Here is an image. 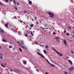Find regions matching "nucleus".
<instances>
[{
	"mask_svg": "<svg viewBox=\"0 0 74 74\" xmlns=\"http://www.w3.org/2000/svg\"><path fill=\"white\" fill-rule=\"evenodd\" d=\"M48 14L50 15V18H53L54 17V14L53 13L51 12H48Z\"/></svg>",
	"mask_w": 74,
	"mask_h": 74,
	"instance_id": "1",
	"label": "nucleus"
},
{
	"mask_svg": "<svg viewBox=\"0 0 74 74\" xmlns=\"http://www.w3.org/2000/svg\"><path fill=\"white\" fill-rule=\"evenodd\" d=\"M37 53L39 55H40L41 56L42 58H44V59H45V57H44V56H43V55H42V54H41V53L38 52H37Z\"/></svg>",
	"mask_w": 74,
	"mask_h": 74,
	"instance_id": "2",
	"label": "nucleus"
},
{
	"mask_svg": "<svg viewBox=\"0 0 74 74\" xmlns=\"http://www.w3.org/2000/svg\"><path fill=\"white\" fill-rule=\"evenodd\" d=\"M57 53L58 54V55H59L60 56H63V54L60 53L58 52V51H57Z\"/></svg>",
	"mask_w": 74,
	"mask_h": 74,
	"instance_id": "3",
	"label": "nucleus"
},
{
	"mask_svg": "<svg viewBox=\"0 0 74 74\" xmlns=\"http://www.w3.org/2000/svg\"><path fill=\"white\" fill-rule=\"evenodd\" d=\"M63 42H64V44H65V45H67V43L66 42V40H64Z\"/></svg>",
	"mask_w": 74,
	"mask_h": 74,
	"instance_id": "4",
	"label": "nucleus"
},
{
	"mask_svg": "<svg viewBox=\"0 0 74 74\" xmlns=\"http://www.w3.org/2000/svg\"><path fill=\"white\" fill-rule=\"evenodd\" d=\"M3 56L0 53V58H1V59H3Z\"/></svg>",
	"mask_w": 74,
	"mask_h": 74,
	"instance_id": "5",
	"label": "nucleus"
},
{
	"mask_svg": "<svg viewBox=\"0 0 74 74\" xmlns=\"http://www.w3.org/2000/svg\"><path fill=\"white\" fill-rule=\"evenodd\" d=\"M0 31L1 32V33H3L4 32V30H3V29L1 28H0Z\"/></svg>",
	"mask_w": 74,
	"mask_h": 74,
	"instance_id": "6",
	"label": "nucleus"
},
{
	"mask_svg": "<svg viewBox=\"0 0 74 74\" xmlns=\"http://www.w3.org/2000/svg\"><path fill=\"white\" fill-rule=\"evenodd\" d=\"M15 71L16 72H18V73H20V71H19V70L17 69H15Z\"/></svg>",
	"mask_w": 74,
	"mask_h": 74,
	"instance_id": "7",
	"label": "nucleus"
},
{
	"mask_svg": "<svg viewBox=\"0 0 74 74\" xmlns=\"http://www.w3.org/2000/svg\"><path fill=\"white\" fill-rule=\"evenodd\" d=\"M52 49L53 50V51H55L57 53V52H58V51L56 50V49H55V48L53 47H52Z\"/></svg>",
	"mask_w": 74,
	"mask_h": 74,
	"instance_id": "8",
	"label": "nucleus"
},
{
	"mask_svg": "<svg viewBox=\"0 0 74 74\" xmlns=\"http://www.w3.org/2000/svg\"><path fill=\"white\" fill-rule=\"evenodd\" d=\"M2 41H3V42H7V40H6L4 39H2Z\"/></svg>",
	"mask_w": 74,
	"mask_h": 74,
	"instance_id": "9",
	"label": "nucleus"
},
{
	"mask_svg": "<svg viewBox=\"0 0 74 74\" xmlns=\"http://www.w3.org/2000/svg\"><path fill=\"white\" fill-rule=\"evenodd\" d=\"M69 70L70 71H72L73 70V67H71V68H69Z\"/></svg>",
	"mask_w": 74,
	"mask_h": 74,
	"instance_id": "10",
	"label": "nucleus"
},
{
	"mask_svg": "<svg viewBox=\"0 0 74 74\" xmlns=\"http://www.w3.org/2000/svg\"><path fill=\"white\" fill-rule=\"evenodd\" d=\"M1 66H2V67H4V68H5V66L2 64H1Z\"/></svg>",
	"mask_w": 74,
	"mask_h": 74,
	"instance_id": "11",
	"label": "nucleus"
},
{
	"mask_svg": "<svg viewBox=\"0 0 74 74\" xmlns=\"http://www.w3.org/2000/svg\"><path fill=\"white\" fill-rule=\"evenodd\" d=\"M68 62L71 64H73V63H72V62H71V60H68Z\"/></svg>",
	"mask_w": 74,
	"mask_h": 74,
	"instance_id": "12",
	"label": "nucleus"
},
{
	"mask_svg": "<svg viewBox=\"0 0 74 74\" xmlns=\"http://www.w3.org/2000/svg\"><path fill=\"white\" fill-rule=\"evenodd\" d=\"M8 23H6L5 24V26L6 27H8Z\"/></svg>",
	"mask_w": 74,
	"mask_h": 74,
	"instance_id": "13",
	"label": "nucleus"
},
{
	"mask_svg": "<svg viewBox=\"0 0 74 74\" xmlns=\"http://www.w3.org/2000/svg\"><path fill=\"white\" fill-rule=\"evenodd\" d=\"M29 4L31 5L32 4V1H29Z\"/></svg>",
	"mask_w": 74,
	"mask_h": 74,
	"instance_id": "14",
	"label": "nucleus"
},
{
	"mask_svg": "<svg viewBox=\"0 0 74 74\" xmlns=\"http://www.w3.org/2000/svg\"><path fill=\"white\" fill-rule=\"evenodd\" d=\"M23 62L24 64H26V61H23Z\"/></svg>",
	"mask_w": 74,
	"mask_h": 74,
	"instance_id": "15",
	"label": "nucleus"
},
{
	"mask_svg": "<svg viewBox=\"0 0 74 74\" xmlns=\"http://www.w3.org/2000/svg\"><path fill=\"white\" fill-rule=\"evenodd\" d=\"M18 33L19 35H21V32H18Z\"/></svg>",
	"mask_w": 74,
	"mask_h": 74,
	"instance_id": "16",
	"label": "nucleus"
},
{
	"mask_svg": "<svg viewBox=\"0 0 74 74\" xmlns=\"http://www.w3.org/2000/svg\"><path fill=\"white\" fill-rule=\"evenodd\" d=\"M13 1V3H14V4L15 5H16V2H15V1L14 0Z\"/></svg>",
	"mask_w": 74,
	"mask_h": 74,
	"instance_id": "17",
	"label": "nucleus"
},
{
	"mask_svg": "<svg viewBox=\"0 0 74 74\" xmlns=\"http://www.w3.org/2000/svg\"><path fill=\"white\" fill-rule=\"evenodd\" d=\"M33 26H34V25L33 24H31L30 25V27H33Z\"/></svg>",
	"mask_w": 74,
	"mask_h": 74,
	"instance_id": "18",
	"label": "nucleus"
},
{
	"mask_svg": "<svg viewBox=\"0 0 74 74\" xmlns=\"http://www.w3.org/2000/svg\"><path fill=\"white\" fill-rule=\"evenodd\" d=\"M46 61H47V62L48 63H49V64H50V62H49V61H48V60H47V59H46Z\"/></svg>",
	"mask_w": 74,
	"mask_h": 74,
	"instance_id": "19",
	"label": "nucleus"
},
{
	"mask_svg": "<svg viewBox=\"0 0 74 74\" xmlns=\"http://www.w3.org/2000/svg\"><path fill=\"white\" fill-rule=\"evenodd\" d=\"M56 39H60L59 37H56Z\"/></svg>",
	"mask_w": 74,
	"mask_h": 74,
	"instance_id": "20",
	"label": "nucleus"
},
{
	"mask_svg": "<svg viewBox=\"0 0 74 74\" xmlns=\"http://www.w3.org/2000/svg\"><path fill=\"white\" fill-rule=\"evenodd\" d=\"M50 65L51 66H53V67H55V65L52 64H51Z\"/></svg>",
	"mask_w": 74,
	"mask_h": 74,
	"instance_id": "21",
	"label": "nucleus"
},
{
	"mask_svg": "<svg viewBox=\"0 0 74 74\" xmlns=\"http://www.w3.org/2000/svg\"><path fill=\"white\" fill-rule=\"evenodd\" d=\"M16 4L17 5H19V3L18 2H16Z\"/></svg>",
	"mask_w": 74,
	"mask_h": 74,
	"instance_id": "22",
	"label": "nucleus"
},
{
	"mask_svg": "<svg viewBox=\"0 0 74 74\" xmlns=\"http://www.w3.org/2000/svg\"><path fill=\"white\" fill-rule=\"evenodd\" d=\"M44 52L45 53H47L46 52V51L45 50H43Z\"/></svg>",
	"mask_w": 74,
	"mask_h": 74,
	"instance_id": "23",
	"label": "nucleus"
},
{
	"mask_svg": "<svg viewBox=\"0 0 74 74\" xmlns=\"http://www.w3.org/2000/svg\"><path fill=\"white\" fill-rule=\"evenodd\" d=\"M31 35L32 36H34V35H33V34L32 32H31Z\"/></svg>",
	"mask_w": 74,
	"mask_h": 74,
	"instance_id": "24",
	"label": "nucleus"
},
{
	"mask_svg": "<svg viewBox=\"0 0 74 74\" xmlns=\"http://www.w3.org/2000/svg\"><path fill=\"white\" fill-rule=\"evenodd\" d=\"M12 46H9V48H12Z\"/></svg>",
	"mask_w": 74,
	"mask_h": 74,
	"instance_id": "25",
	"label": "nucleus"
},
{
	"mask_svg": "<svg viewBox=\"0 0 74 74\" xmlns=\"http://www.w3.org/2000/svg\"><path fill=\"white\" fill-rule=\"evenodd\" d=\"M64 74H68V73H67V72H66V71H64Z\"/></svg>",
	"mask_w": 74,
	"mask_h": 74,
	"instance_id": "26",
	"label": "nucleus"
},
{
	"mask_svg": "<svg viewBox=\"0 0 74 74\" xmlns=\"http://www.w3.org/2000/svg\"><path fill=\"white\" fill-rule=\"evenodd\" d=\"M45 48L47 49H48V46H47V45L46 46V47Z\"/></svg>",
	"mask_w": 74,
	"mask_h": 74,
	"instance_id": "27",
	"label": "nucleus"
},
{
	"mask_svg": "<svg viewBox=\"0 0 74 74\" xmlns=\"http://www.w3.org/2000/svg\"><path fill=\"white\" fill-rule=\"evenodd\" d=\"M24 13H27V11H25L24 12Z\"/></svg>",
	"mask_w": 74,
	"mask_h": 74,
	"instance_id": "28",
	"label": "nucleus"
},
{
	"mask_svg": "<svg viewBox=\"0 0 74 74\" xmlns=\"http://www.w3.org/2000/svg\"><path fill=\"white\" fill-rule=\"evenodd\" d=\"M35 42L36 44H38V42H37V41H35Z\"/></svg>",
	"mask_w": 74,
	"mask_h": 74,
	"instance_id": "29",
	"label": "nucleus"
},
{
	"mask_svg": "<svg viewBox=\"0 0 74 74\" xmlns=\"http://www.w3.org/2000/svg\"><path fill=\"white\" fill-rule=\"evenodd\" d=\"M19 50L20 51H22V49H21V48H19Z\"/></svg>",
	"mask_w": 74,
	"mask_h": 74,
	"instance_id": "30",
	"label": "nucleus"
},
{
	"mask_svg": "<svg viewBox=\"0 0 74 74\" xmlns=\"http://www.w3.org/2000/svg\"><path fill=\"white\" fill-rule=\"evenodd\" d=\"M0 5H3V4L2 3L0 2Z\"/></svg>",
	"mask_w": 74,
	"mask_h": 74,
	"instance_id": "31",
	"label": "nucleus"
},
{
	"mask_svg": "<svg viewBox=\"0 0 74 74\" xmlns=\"http://www.w3.org/2000/svg\"><path fill=\"white\" fill-rule=\"evenodd\" d=\"M36 25H38V22H36Z\"/></svg>",
	"mask_w": 74,
	"mask_h": 74,
	"instance_id": "32",
	"label": "nucleus"
},
{
	"mask_svg": "<svg viewBox=\"0 0 74 74\" xmlns=\"http://www.w3.org/2000/svg\"><path fill=\"white\" fill-rule=\"evenodd\" d=\"M25 36L26 37H27V36H28V35H27V34H26L25 35Z\"/></svg>",
	"mask_w": 74,
	"mask_h": 74,
	"instance_id": "33",
	"label": "nucleus"
},
{
	"mask_svg": "<svg viewBox=\"0 0 74 74\" xmlns=\"http://www.w3.org/2000/svg\"><path fill=\"white\" fill-rule=\"evenodd\" d=\"M21 43L22 44H24V43H23V41H21Z\"/></svg>",
	"mask_w": 74,
	"mask_h": 74,
	"instance_id": "34",
	"label": "nucleus"
},
{
	"mask_svg": "<svg viewBox=\"0 0 74 74\" xmlns=\"http://www.w3.org/2000/svg\"><path fill=\"white\" fill-rule=\"evenodd\" d=\"M14 8L16 10H17V7H14Z\"/></svg>",
	"mask_w": 74,
	"mask_h": 74,
	"instance_id": "35",
	"label": "nucleus"
},
{
	"mask_svg": "<svg viewBox=\"0 0 74 74\" xmlns=\"http://www.w3.org/2000/svg\"><path fill=\"white\" fill-rule=\"evenodd\" d=\"M5 1L7 3L8 1V0H5Z\"/></svg>",
	"mask_w": 74,
	"mask_h": 74,
	"instance_id": "36",
	"label": "nucleus"
},
{
	"mask_svg": "<svg viewBox=\"0 0 74 74\" xmlns=\"http://www.w3.org/2000/svg\"><path fill=\"white\" fill-rule=\"evenodd\" d=\"M21 47L22 48H25V47L23 46H21Z\"/></svg>",
	"mask_w": 74,
	"mask_h": 74,
	"instance_id": "37",
	"label": "nucleus"
},
{
	"mask_svg": "<svg viewBox=\"0 0 74 74\" xmlns=\"http://www.w3.org/2000/svg\"><path fill=\"white\" fill-rule=\"evenodd\" d=\"M68 28H69V29H71V28L70 27H68Z\"/></svg>",
	"mask_w": 74,
	"mask_h": 74,
	"instance_id": "38",
	"label": "nucleus"
},
{
	"mask_svg": "<svg viewBox=\"0 0 74 74\" xmlns=\"http://www.w3.org/2000/svg\"><path fill=\"white\" fill-rule=\"evenodd\" d=\"M66 34L67 36H69V34L68 33H67Z\"/></svg>",
	"mask_w": 74,
	"mask_h": 74,
	"instance_id": "39",
	"label": "nucleus"
},
{
	"mask_svg": "<svg viewBox=\"0 0 74 74\" xmlns=\"http://www.w3.org/2000/svg\"><path fill=\"white\" fill-rule=\"evenodd\" d=\"M53 34L54 35V34H56V33H55V32H54L53 33Z\"/></svg>",
	"mask_w": 74,
	"mask_h": 74,
	"instance_id": "40",
	"label": "nucleus"
},
{
	"mask_svg": "<svg viewBox=\"0 0 74 74\" xmlns=\"http://www.w3.org/2000/svg\"><path fill=\"white\" fill-rule=\"evenodd\" d=\"M37 51H38V52H40V50L39 49H37Z\"/></svg>",
	"mask_w": 74,
	"mask_h": 74,
	"instance_id": "41",
	"label": "nucleus"
},
{
	"mask_svg": "<svg viewBox=\"0 0 74 74\" xmlns=\"http://www.w3.org/2000/svg\"><path fill=\"white\" fill-rule=\"evenodd\" d=\"M10 71H11V72H12V70L11 69L10 70Z\"/></svg>",
	"mask_w": 74,
	"mask_h": 74,
	"instance_id": "42",
	"label": "nucleus"
},
{
	"mask_svg": "<svg viewBox=\"0 0 74 74\" xmlns=\"http://www.w3.org/2000/svg\"><path fill=\"white\" fill-rule=\"evenodd\" d=\"M34 19H36V20H37V17H35Z\"/></svg>",
	"mask_w": 74,
	"mask_h": 74,
	"instance_id": "43",
	"label": "nucleus"
},
{
	"mask_svg": "<svg viewBox=\"0 0 74 74\" xmlns=\"http://www.w3.org/2000/svg\"><path fill=\"white\" fill-rule=\"evenodd\" d=\"M14 19H16V16H15L14 17Z\"/></svg>",
	"mask_w": 74,
	"mask_h": 74,
	"instance_id": "44",
	"label": "nucleus"
},
{
	"mask_svg": "<svg viewBox=\"0 0 74 74\" xmlns=\"http://www.w3.org/2000/svg\"><path fill=\"white\" fill-rule=\"evenodd\" d=\"M45 74H49V73H47V72H46L45 73Z\"/></svg>",
	"mask_w": 74,
	"mask_h": 74,
	"instance_id": "45",
	"label": "nucleus"
},
{
	"mask_svg": "<svg viewBox=\"0 0 74 74\" xmlns=\"http://www.w3.org/2000/svg\"><path fill=\"white\" fill-rule=\"evenodd\" d=\"M24 48L25 49H27V48L26 47H24Z\"/></svg>",
	"mask_w": 74,
	"mask_h": 74,
	"instance_id": "46",
	"label": "nucleus"
},
{
	"mask_svg": "<svg viewBox=\"0 0 74 74\" xmlns=\"http://www.w3.org/2000/svg\"><path fill=\"white\" fill-rule=\"evenodd\" d=\"M66 31L64 30V33H66Z\"/></svg>",
	"mask_w": 74,
	"mask_h": 74,
	"instance_id": "47",
	"label": "nucleus"
},
{
	"mask_svg": "<svg viewBox=\"0 0 74 74\" xmlns=\"http://www.w3.org/2000/svg\"><path fill=\"white\" fill-rule=\"evenodd\" d=\"M71 52H72V53H74V52H73V51H72Z\"/></svg>",
	"mask_w": 74,
	"mask_h": 74,
	"instance_id": "48",
	"label": "nucleus"
},
{
	"mask_svg": "<svg viewBox=\"0 0 74 74\" xmlns=\"http://www.w3.org/2000/svg\"><path fill=\"white\" fill-rule=\"evenodd\" d=\"M11 2H12V0H10Z\"/></svg>",
	"mask_w": 74,
	"mask_h": 74,
	"instance_id": "49",
	"label": "nucleus"
},
{
	"mask_svg": "<svg viewBox=\"0 0 74 74\" xmlns=\"http://www.w3.org/2000/svg\"><path fill=\"white\" fill-rule=\"evenodd\" d=\"M31 29H32V28H29V30H31Z\"/></svg>",
	"mask_w": 74,
	"mask_h": 74,
	"instance_id": "50",
	"label": "nucleus"
},
{
	"mask_svg": "<svg viewBox=\"0 0 74 74\" xmlns=\"http://www.w3.org/2000/svg\"><path fill=\"white\" fill-rule=\"evenodd\" d=\"M70 20L71 21H72L73 22V20H72L71 19H70Z\"/></svg>",
	"mask_w": 74,
	"mask_h": 74,
	"instance_id": "51",
	"label": "nucleus"
},
{
	"mask_svg": "<svg viewBox=\"0 0 74 74\" xmlns=\"http://www.w3.org/2000/svg\"><path fill=\"white\" fill-rule=\"evenodd\" d=\"M30 40V41H32V40H31V39H30V40Z\"/></svg>",
	"mask_w": 74,
	"mask_h": 74,
	"instance_id": "52",
	"label": "nucleus"
},
{
	"mask_svg": "<svg viewBox=\"0 0 74 74\" xmlns=\"http://www.w3.org/2000/svg\"><path fill=\"white\" fill-rule=\"evenodd\" d=\"M42 29H44L45 28H44V27H42Z\"/></svg>",
	"mask_w": 74,
	"mask_h": 74,
	"instance_id": "53",
	"label": "nucleus"
},
{
	"mask_svg": "<svg viewBox=\"0 0 74 74\" xmlns=\"http://www.w3.org/2000/svg\"><path fill=\"white\" fill-rule=\"evenodd\" d=\"M32 21H34V20H33V19H32Z\"/></svg>",
	"mask_w": 74,
	"mask_h": 74,
	"instance_id": "54",
	"label": "nucleus"
},
{
	"mask_svg": "<svg viewBox=\"0 0 74 74\" xmlns=\"http://www.w3.org/2000/svg\"><path fill=\"white\" fill-rule=\"evenodd\" d=\"M18 21H20V22H21L22 21H21V20H20V21L19 20Z\"/></svg>",
	"mask_w": 74,
	"mask_h": 74,
	"instance_id": "55",
	"label": "nucleus"
},
{
	"mask_svg": "<svg viewBox=\"0 0 74 74\" xmlns=\"http://www.w3.org/2000/svg\"><path fill=\"white\" fill-rule=\"evenodd\" d=\"M37 30H39L40 29H37Z\"/></svg>",
	"mask_w": 74,
	"mask_h": 74,
	"instance_id": "56",
	"label": "nucleus"
},
{
	"mask_svg": "<svg viewBox=\"0 0 74 74\" xmlns=\"http://www.w3.org/2000/svg\"><path fill=\"white\" fill-rule=\"evenodd\" d=\"M36 71H38V69H37V70H36Z\"/></svg>",
	"mask_w": 74,
	"mask_h": 74,
	"instance_id": "57",
	"label": "nucleus"
},
{
	"mask_svg": "<svg viewBox=\"0 0 74 74\" xmlns=\"http://www.w3.org/2000/svg\"><path fill=\"white\" fill-rule=\"evenodd\" d=\"M31 13H33V12H31Z\"/></svg>",
	"mask_w": 74,
	"mask_h": 74,
	"instance_id": "58",
	"label": "nucleus"
},
{
	"mask_svg": "<svg viewBox=\"0 0 74 74\" xmlns=\"http://www.w3.org/2000/svg\"><path fill=\"white\" fill-rule=\"evenodd\" d=\"M1 46H0V48H1Z\"/></svg>",
	"mask_w": 74,
	"mask_h": 74,
	"instance_id": "59",
	"label": "nucleus"
},
{
	"mask_svg": "<svg viewBox=\"0 0 74 74\" xmlns=\"http://www.w3.org/2000/svg\"><path fill=\"white\" fill-rule=\"evenodd\" d=\"M28 14H30V13H28Z\"/></svg>",
	"mask_w": 74,
	"mask_h": 74,
	"instance_id": "60",
	"label": "nucleus"
},
{
	"mask_svg": "<svg viewBox=\"0 0 74 74\" xmlns=\"http://www.w3.org/2000/svg\"><path fill=\"white\" fill-rule=\"evenodd\" d=\"M17 43H19V42H17Z\"/></svg>",
	"mask_w": 74,
	"mask_h": 74,
	"instance_id": "61",
	"label": "nucleus"
},
{
	"mask_svg": "<svg viewBox=\"0 0 74 74\" xmlns=\"http://www.w3.org/2000/svg\"><path fill=\"white\" fill-rule=\"evenodd\" d=\"M21 22V23H22V21Z\"/></svg>",
	"mask_w": 74,
	"mask_h": 74,
	"instance_id": "62",
	"label": "nucleus"
},
{
	"mask_svg": "<svg viewBox=\"0 0 74 74\" xmlns=\"http://www.w3.org/2000/svg\"><path fill=\"white\" fill-rule=\"evenodd\" d=\"M18 18H20V17H18Z\"/></svg>",
	"mask_w": 74,
	"mask_h": 74,
	"instance_id": "63",
	"label": "nucleus"
},
{
	"mask_svg": "<svg viewBox=\"0 0 74 74\" xmlns=\"http://www.w3.org/2000/svg\"><path fill=\"white\" fill-rule=\"evenodd\" d=\"M14 49H15V48H14Z\"/></svg>",
	"mask_w": 74,
	"mask_h": 74,
	"instance_id": "64",
	"label": "nucleus"
}]
</instances>
